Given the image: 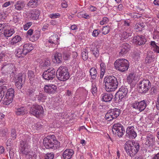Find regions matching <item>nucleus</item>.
I'll use <instances>...</instances> for the list:
<instances>
[{"mask_svg":"<svg viewBox=\"0 0 159 159\" xmlns=\"http://www.w3.org/2000/svg\"><path fill=\"white\" fill-rule=\"evenodd\" d=\"M136 80H127V82L130 85L131 87H134L136 84Z\"/></svg>","mask_w":159,"mask_h":159,"instance_id":"obj_50","label":"nucleus"},{"mask_svg":"<svg viewBox=\"0 0 159 159\" xmlns=\"http://www.w3.org/2000/svg\"><path fill=\"white\" fill-rule=\"evenodd\" d=\"M146 103L144 100L139 102L135 101L132 104V107L133 108L140 111H143L146 108Z\"/></svg>","mask_w":159,"mask_h":159,"instance_id":"obj_12","label":"nucleus"},{"mask_svg":"<svg viewBox=\"0 0 159 159\" xmlns=\"http://www.w3.org/2000/svg\"><path fill=\"white\" fill-rule=\"evenodd\" d=\"M25 5L23 2L18 1L14 5L15 7L14 10L16 11V12H18L23 10L25 7Z\"/></svg>","mask_w":159,"mask_h":159,"instance_id":"obj_22","label":"nucleus"},{"mask_svg":"<svg viewBox=\"0 0 159 159\" xmlns=\"http://www.w3.org/2000/svg\"><path fill=\"white\" fill-rule=\"evenodd\" d=\"M15 32L13 29L10 28L8 23L0 24V35L3 34L5 37H9Z\"/></svg>","mask_w":159,"mask_h":159,"instance_id":"obj_4","label":"nucleus"},{"mask_svg":"<svg viewBox=\"0 0 159 159\" xmlns=\"http://www.w3.org/2000/svg\"><path fill=\"white\" fill-rule=\"evenodd\" d=\"M144 25L143 23H139L137 24L135 26V29L137 30V31H141L142 30V29L144 27Z\"/></svg>","mask_w":159,"mask_h":159,"instance_id":"obj_39","label":"nucleus"},{"mask_svg":"<svg viewBox=\"0 0 159 159\" xmlns=\"http://www.w3.org/2000/svg\"><path fill=\"white\" fill-rule=\"evenodd\" d=\"M16 55L18 57H20L22 56V54L25 55L27 53V52H25L23 48H19L17 49L15 52Z\"/></svg>","mask_w":159,"mask_h":159,"instance_id":"obj_30","label":"nucleus"},{"mask_svg":"<svg viewBox=\"0 0 159 159\" xmlns=\"http://www.w3.org/2000/svg\"><path fill=\"white\" fill-rule=\"evenodd\" d=\"M130 45L127 43H124L120 47L119 55L123 56L127 54L130 50Z\"/></svg>","mask_w":159,"mask_h":159,"instance_id":"obj_13","label":"nucleus"},{"mask_svg":"<svg viewBox=\"0 0 159 159\" xmlns=\"http://www.w3.org/2000/svg\"><path fill=\"white\" fill-rule=\"evenodd\" d=\"M54 156V155L52 153H47L45 156L44 158L43 159H53Z\"/></svg>","mask_w":159,"mask_h":159,"instance_id":"obj_49","label":"nucleus"},{"mask_svg":"<svg viewBox=\"0 0 159 159\" xmlns=\"http://www.w3.org/2000/svg\"><path fill=\"white\" fill-rule=\"evenodd\" d=\"M40 65L41 67H43L44 68H46L50 66V61L49 59L45 60L43 61L40 62Z\"/></svg>","mask_w":159,"mask_h":159,"instance_id":"obj_33","label":"nucleus"},{"mask_svg":"<svg viewBox=\"0 0 159 159\" xmlns=\"http://www.w3.org/2000/svg\"><path fill=\"white\" fill-rule=\"evenodd\" d=\"M38 5L37 0H31L28 3L27 5L31 7H36Z\"/></svg>","mask_w":159,"mask_h":159,"instance_id":"obj_35","label":"nucleus"},{"mask_svg":"<svg viewBox=\"0 0 159 159\" xmlns=\"http://www.w3.org/2000/svg\"><path fill=\"white\" fill-rule=\"evenodd\" d=\"M65 75H64V76L62 77V79L63 80H68L70 77L69 74L68 72H66V73H65Z\"/></svg>","mask_w":159,"mask_h":159,"instance_id":"obj_63","label":"nucleus"},{"mask_svg":"<svg viewBox=\"0 0 159 159\" xmlns=\"http://www.w3.org/2000/svg\"><path fill=\"white\" fill-rule=\"evenodd\" d=\"M77 16L79 17H83L85 19H89L90 17L89 15L86 13L83 14L81 12L77 14Z\"/></svg>","mask_w":159,"mask_h":159,"instance_id":"obj_44","label":"nucleus"},{"mask_svg":"<svg viewBox=\"0 0 159 159\" xmlns=\"http://www.w3.org/2000/svg\"><path fill=\"white\" fill-rule=\"evenodd\" d=\"M155 143V138L153 135L148 134L146 139L145 144L150 148L152 147Z\"/></svg>","mask_w":159,"mask_h":159,"instance_id":"obj_15","label":"nucleus"},{"mask_svg":"<svg viewBox=\"0 0 159 159\" xmlns=\"http://www.w3.org/2000/svg\"><path fill=\"white\" fill-rule=\"evenodd\" d=\"M114 66L116 69L123 72L128 69L129 63L128 61L125 59H119L115 61Z\"/></svg>","mask_w":159,"mask_h":159,"instance_id":"obj_3","label":"nucleus"},{"mask_svg":"<svg viewBox=\"0 0 159 159\" xmlns=\"http://www.w3.org/2000/svg\"><path fill=\"white\" fill-rule=\"evenodd\" d=\"M25 80H18L16 82V85L18 89H21L23 84L24 83Z\"/></svg>","mask_w":159,"mask_h":159,"instance_id":"obj_40","label":"nucleus"},{"mask_svg":"<svg viewBox=\"0 0 159 159\" xmlns=\"http://www.w3.org/2000/svg\"><path fill=\"white\" fill-rule=\"evenodd\" d=\"M131 17L134 19L138 18L142 16V15L137 13H133L131 14Z\"/></svg>","mask_w":159,"mask_h":159,"instance_id":"obj_47","label":"nucleus"},{"mask_svg":"<svg viewBox=\"0 0 159 159\" xmlns=\"http://www.w3.org/2000/svg\"><path fill=\"white\" fill-rule=\"evenodd\" d=\"M21 39V38L20 36L18 35H16L9 42L10 44L11 45H14L20 41Z\"/></svg>","mask_w":159,"mask_h":159,"instance_id":"obj_31","label":"nucleus"},{"mask_svg":"<svg viewBox=\"0 0 159 159\" xmlns=\"http://www.w3.org/2000/svg\"><path fill=\"white\" fill-rule=\"evenodd\" d=\"M101 70L105 71L106 66L105 64L103 62L101 63L100 64Z\"/></svg>","mask_w":159,"mask_h":159,"instance_id":"obj_64","label":"nucleus"},{"mask_svg":"<svg viewBox=\"0 0 159 159\" xmlns=\"http://www.w3.org/2000/svg\"><path fill=\"white\" fill-rule=\"evenodd\" d=\"M101 97L103 101L107 102L111 100L113 98V95L111 93H103L101 95Z\"/></svg>","mask_w":159,"mask_h":159,"instance_id":"obj_23","label":"nucleus"},{"mask_svg":"<svg viewBox=\"0 0 159 159\" xmlns=\"http://www.w3.org/2000/svg\"><path fill=\"white\" fill-rule=\"evenodd\" d=\"M43 144L46 148H53L54 149L59 147L60 142L56 139L54 135L47 136L43 139Z\"/></svg>","mask_w":159,"mask_h":159,"instance_id":"obj_2","label":"nucleus"},{"mask_svg":"<svg viewBox=\"0 0 159 159\" xmlns=\"http://www.w3.org/2000/svg\"><path fill=\"white\" fill-rule=\"evenodd\" d=\"M135 77V74L134 73H131L128 76L127 80H134Z\"/></svg>","mask_w":159,"mask_h":159,"instance_id":"obj_54","label":"nucleus"},{"mask_svg":"<svg viewBox=\"0 0 159 159\" xmlns=\"http://www.w3.org/2000/svg\"><path fill=\"white\" fill-rule=\"evenodd\" d=\"M40 36V32L38 30H35L34 33V35L30 38V39L32 42L37 40Z\"/></svg>","mask_w":159,"mask_h":159,"instance_id":"obj_28","label":"nucleus"},{"mask_svg":"<svg viewBox=\"0 0 159 159\" xmlns=\"http://www.w3.org/2000/svg\"><path fill=\"white\" fill-rule=\"evenodd\" d=\"M133 42L137 45H141L145 43L146 39L145 37L143 35H138L134 37Z\"/></svg>","mask_w":159,"mask_h":159,"instance_id":"obj_17","label":"nucleus"},{"mask_svg":"<svg viewBox=\"0 0 159 159\" xmlns=\"http://www.w3.org/2000/svg\"><path fill=\"white\" fill-rule=\"evenodd\" d=\"M64 66H60L57 71V76L58 73H60V72H63L64 71H66V70L64 69Z\"/></svg>","mask_w":159,"mask_h":159,"instance_id":"obj_52","label":"nucleus"},{"mask_svg":"<svg viewBox=\"0 0 159 159\" xmlns=\"http://www.w3.org/2000/svg\"><path fill=\"white\" fill-rule=\"evenodd\" d=\"M105 89L107 92H112L117 88L118 83L117 80H104Z\"/></svg>","mask_w":159,"mask_h":159,"instance_id":"obj_5","label":"nucleus"},{"mask_svg":"<svg viewBox=\"0 0 159 159\" xmlns=\"http://www.w3.org/2000/svg\"><path fill=\"white\" fill-rule=\"evenodd\" d=\"M112 131L114 133L117 134L119 137H122L125 131L123 126L119 123L114 124Z\"/></svg>","mask_w":159,"mask_h":159,"instance_id":"obj_11","label":"nucleus"},{"mask_svg":"<svg viewBox=\"0 0 159 159\" xmlns=\"http://www.w3.org/2000/svg\"><path fill=\"white\" fill-rule=\"evenodd\" d=\"M120 112V110L116 108L109 110L105 116V119L108 121L111 120L116 118Z\"/></svg>","mask_w":159,"mask_h":159,"instance_id":"obj_6","label":"nucleus"},{"mask_svg":"<svg viewBox=\"0 0 159 159\" xmlns=\"http://www.w3.org/2000/svg\"><path fill=\"white\" fill-rule=\"evenodd\" d=\"M126 133L130 139H134L137 136V133L135 130V128L133 126H129L127 127Z\"/></svg>","mask_w":159,"mask_h":159,"instance_id":"obj_16","label":"nucleus"},{"mask_svg":"<svg viewBox=\"0 0 159 159\" xmlns=\"http://www.w3.org/2000/svg\"><path fill=\"white\" fill-rule=\"evenodd\" d=\"M25 75L24 74H19L18 76V79L17 80H22L24 79L25 80Z\"/></svg>","mask_w":159,"mask_h":159,"instance_id":"obj_59","label":"nucleus"},{"mask_svg":"<svg viewBox=\"0 0 159 159\" xmlns=\"http://www.w3.org/2000/svg\"><path fill=\"white\" fill-rule=\"evenodd\" d=\"M23 154L25 155V159H36L37 158V155L35 153L29 151Z\"/></svg>","mask_w":159,"mask_h":159,"instance_id":"obj_27","label":"nucleus"},{"mask_svg":"<svg viewBox=\"0 0 159 159\" xmlns=\"http://www.w3.org/2000/svg\"><path fill=\"white\" fill-rule=\"evenodd\" d=\"M60 16V15L59 14L55 13L52 14L50 15V17L52 18H55Z\"/></svg>","mask_w":159,"mask_h":159,"instance_id":"obj_62","label":"nucleus"},{"mask_svg":"<svg viewBox=\"0 0 159 159\" xmlns=\"http://www.w3.org/2000/svg\"><path fill=\"white\" fill-rule=\"evenodd\" d=\"M57 89V87L52 84L46 85L44 87V90L45 92L51 93L55 92Z\"/></svg>","mask_w":159,"mask_h":159,"instance_id":"obj_24","label":"nucleus"},{"mask_svg":"<svg viewBox=\"0 0 159 159\" xmlns=\"http://www.w3.org/2000/svg\"><path fill=\"white\" fill-rule=\"evenodd\" d=\"M82 56L83 60H86L88 57V52L86 51H83L82 53Z\"/></svg>","mask_w":159,"mask_h":159,"instance_id":"obj_45","label":"nucleus"},{"mask_svg":"<svg viewBox=\"0 0 159 159\" xmlns=\"http://www.w3.org/2000/svg\"><path fill=\"white\" fill-rule=\"evenodd\" d=\"M13 68H14V66L13 64L9 63L4 62L2 65V70L5 71H11Z\"/></svg>","mask_w":159,"mask_h":159,"instance_id":"obj_21","label":"nucleus"},{"mask_svg":"<svg viewBox=\"0 0 159 159\" xmlns=\"http://www.w3.org/2000/svg\"><path fill=\"white\" fill-rule=\"evenodd\" d=\"M70 54L68 52H64L63 53V59L66 60H68L70 58Z\"/></svg>","mask_w":159,"mask_h":159,"instance_id":"obj_42","label":"nucleus"},{"mask_svg":"<svg viewBox=\"0 0 159 159\" xmlns=\"http://www.w3.org/2000/svg\"><path fill=\"white\" fill-rule=\"evenodd\" d=\"M110 27L108 25L104 26L102 29V33L104 34H107L110 31Z\"/></svg>","mask_w":159,"mask_h":159,"instance_id":"obj_41","label":"nucleus"},{"mask_svg":"<svg viewBox=\"0 0 159 159\" xmlns=\"http://www.w3.org/2000/svg\"><path fill=\"white\" fill-rule=\"evenodd\" d=\"M48 72L46 70L44 71L43 72V77L44 80H50L48 75Z\"/></svg>","mask_w":159,"mask_h":159,"instance_id":"obj_48","label":"nucleus"},{"mask_svg":"<svg viewBox=\"0 0 159 159\" xmlns=\"http://www.w3.org/2000/svg\"><path fill=\"white\" fill-rule=\"evenodd\" d=\"M30 112L37 117H39L43 115V107L41 106L38 105L33 106L30 109Z\"/></svg>","mask_w":159,"mask_h":159,"instance_id":"obj_10","label":"nucleus"},{"mask_svg":"<svg viewBox=\"0 0 159 159\" xmlns=\"http://www.w3.org/2000/svg\"><path fill=\"white\" fill-rule=\"evenodd\" d=\"M97 89L95 85H92V88L91 89V92L92 94L94 95V94L97 92Z\"/></svg>","mask_w":159,"mask_h":159,"instance_id":"obj_57","label":"nucleus"},{"mask_svg":"<svg viewBox=\"0 0 159 159\" xmlns=\"http://www.w3.org/2000/svg\"><path fill=\"white\" fill-rule=\"evenodd\" d=\"M159 38V32L157 31H155L153 32V39H156Z\"/></svg>","mask_w":159,"mask_h":159,"instance_id":"obj_60","label":"nucleus"},{"mask_svg":"<svg viewBox=\"0 0 159 159\" xmlns=\"http://www.w3.org/2000/svg\"><path fill=\"white\" fill-rule=\"evenodd\" d=\"M58 35L57 34H53L50 36L48 41L49 43H51L52 46H54L57 44Z\"/></svg>","mask_w":159,"mask_h":159,"instance_id":"obj_25","label":"nucleus"},{"mask_svg":"<svg viewBox=\"0 0 159 159\" xmlns=\"http://www.w3.org/2000/svg\"><path fill=\"white\" fill-rule=\"evenodd\" d=\"M108 21V19L107 17H104L102 19V20L100 21V24L101 25H103L105 23H107Z\"/></svg>","mask_w":159,"mask_h":159,"instance_id":"obj_58","label":"nucleus"},{"mask_svg":"<svg viewBox=\"0 0 159 159\" xmlns=\"http://www.w3.org/2000/svg\"><path fill=\"white\" fill-rule=\"evenodd\" d=\"M7 87L5 86L0 87V102H1L5 94V93L7 91Z\"/></svg>","mask_w":159,"mask_h":159,"instance_id":"obj_34","label":"nucleus"},{"mask_svg":"<svg viewBox=\"0 0 159 159\" xmlns=\"http://www.w3.org/2000/svg\"><path fill=\"white\" fill-rule=\"evenodd\" d=\"M28 77L29 80L34 78V72L31 70H29L28 71Z\"/></svg>","mask_w":159,"mask_h":159,"instance_id":"obj_46","label":"nucleus"},{"mask_svg":"<svg viewBox=\"0 0 159 159\" xmlns=\"http://www.w3.org/2000/svg\"><path fill=\"white\" fill-rule=\"evenodd\" d=\"M23 48L25 52H27L28 53L33 49V47L31 46V44L26 43L23 45Z\"/></svg>","mask_w":159,"mask_h":159,"instance_id":"obj_38","label":"nucleus"},{"mask_svg":"<svg viewBox=\"0 0 159 159\" xmlns=\"http://www.w3.org/2000/svg\"><path fill=\"white\" fill-rule=\"evenodd\" d=\"M128 92V89L125 87H122L120 88L119 91L116 94V98H118L119 100L120 101L126 96Z\"/></svg>","mask_w":159,"mask_h":159,"instance_id":"obj_14","label":"nucleus"},{"mask_svg":"<svg viewBox=\"0 0 159 159\" xmlns=\"http://www.w3.org/2000/svg\"><path fill=\"white\" fill-rule=\"evenodd\" d=\"M132 34L130 33H128L126 31L124 32L122 34V36L124 39H127L132 36Z\"/></svg>","mask_w":159,"mask_h":159,"instance_id":"obj_43","label":"nucleus"},{"mask_svg":"<svg viewBox=\"0 0 159 159\" xmlns=\"http://www.w3.org/2000/svg\"><path fill=\"white\" fill-rule=\"evenodd\" d=\"M16 130L15 129H12L11 130V135L13 139H15L16 137Z\"/></svg>","mask_w":159,"mask_h":159,"instance_id":"obj_61","label":"nucleus"},{"mask_svg":"<svg viewBox=\"0 0 159 159\" xmlns=\"http://www.w3.org/2000/svg\"><path fill=\"white\" fill-rule=\"evenodd\" d=\"M157 58V56L151 52L148 53L145 59L146 63H150L154 62Z\"/></svg>","mask_w":159,"mask_h":159,"instance_id":"obj_18","label":"nucleus"},{"mask_svg":"<svg viewBox=\"0 0 159 159\" xmlns=\"http://www.w3.org/2000/svg\"><path fill=\"white\" fill-rule=\"evenodd\" d=\"M25 110L24 107H21L16 109L15 113L17 115H23L25 113Z\"/></svg>","mask_w":159,"mask_h":159,"instance_id":"obj_37","label":"nucleus"},{"mask_svg":"<svg viewBox=\"0 0 159 159\" xmlns=\"http://www.w3.org/2000/svg\"><path fill=\"white\" fill-rule=\"evenodd\" d=\"M42 127V125L40 123H38L37 124H34V125H33V127L35 128L36 130H39Z\"/></svg>","mask_w":159,"mask_h":159,"instance_id":"obj_51","label":"nucleus"},{"mask_svg":"<svg viewBox=\"0 0 159 159\" xmlns=\"http://www.w3.org/2000/svg\"><path fill=\"white\" fill-rule=\"evenodd\" d=\"M32 23L30 22L26 23L24 26V29L25 30H27L32 25Z\"/></svg>","mask_w":159,"mask_h":159,"instance_id":"obj_55","label":"nucleus"},{"mask_svg":"<svg viewBox=\"0 0 159 159\" xmlns=\"http://www.w3.org/2000/svg\"><path fill=\"white\" fill-rule=\"evenodd\" d=\"M151 85L149 80H142L139 84V91L140 93H146L149 90Z\"/></svg>","mask_w":159,"mask_h":159,"instance_id":"obj_8","label":"nucleus"},{"mask_svg":"<svg viewBox=\"0 0 159 159\" xmlns=\"http://www.w3.org/2000/svg\"><path fill=\"white\" fill-rule=\"evenodd\" d=\"M100 32V31H98V30H94L93 32L92 35L93 36L97 37Z\"/></svg>","mask_w":159,"mask_h":159,"instance_id":"obj_56","label":"nucleus"},{"mask_svg":"<svg viewBox=\"0 0 159 159\" xmlns=\"http://www.w3.org/2000/svg\"><path fill=\"white\" fill-rule=\"evenodd\" d=\"M139 143L134 141H128L125 144V150L131 157H133L139 151Z\"/></svg>","mask_w":159,"mask_h":159,"instance_id":"obj_1","label":"nucleus"},{"mask_svg":"<svg viewBox=\"0 0 159 159\" xmlns=\"http://www.w3.org/2000/svg\"><path fill=\"white\" fill-rule=\"evenodd\" d=\"M74 153L72 149H66L62 153V157L64 159H70Z\"/></svg>","mask_w":159,"mask_h":159,"instance_id":"obj_19","label":"nucleus"},{"mask_svg":"<svg viewBox=\"0 0 159 159\" xmlns=\"http://www.w3.org/2000/svg\"><path fill=\"white\" fill-rule=\"evenodd\" d=\"M54 62L60 63L62 62V54L60 53L57 52L55 53L54 58L53 59Z\"/></svg>","mask_w":159,"mask_h":159,"instance_id":"obj_26","label":"nucleus"},{"mask_svg":"<svg viewBox=\"0 0 159 159\" xmlns=\"http://www.w3.org/2000/svg\"><path fill=\"white\" fill-rule=\"evenodd\" d=\"M25 137L27 138V139L26 140L25 139L24 140L20 141L19 146V152L23 154L29 151V149L30 148V146L28 142L30 140V139L27 135Z\"/></svg>","mask_w":159,"mask_h":159,"instance_id":"obj_7","label":"nucleus"},{"mask_svg":"<svg viewBox=\"0 0 159 159\" xmlns=\"http://www.w3.org/2000/svg\"><path fill=\"white\" fill-rule=\"evenodd\" d=\"M50 68H49V69H48V70L46 71L48 72V73L49 75H48L50 79H51V80H52L55 77V70L53 68L52 70H50Z\"/></svg>","mask_w":159,"mask_h":159,"instance_id":"obj_36","label":"nucleus"},{"mask_svg":"<svg viewBox=\"0 0 159 159\" xmlns=\"http://www.w3.org/2000/svg\"><path fill=\"white\" fill-rule=\"evenodd\" d=\"M46 98V97L43 95L42 93H39V94L38 96V100H40L42 102Z\"/></svg>","mask_w":159,"mask_h":159,"instance_id":"obj_53","label":"nucleus"},{"mask_svg":"<svg viewBox=\"0 0 159 159\" xmlns=\"http://www.w3.org/2000/svg\"><path fill=\"white\" fill-rule=\"evenodd\" d=\"M30 17L33 20H37L38 19L40 15L39 11L38 10H35L31 13Z\"/></svg>","mask_w":159,"mask_h":159,"instance_id":"obj_29","label":"nucleus"},{"mask_svg":"<svg viewBox=\"0 0 159 159\" xmlns=\"http://www.w3.org/2000/svg\"><path fill=\"white\" fill-rule=\"evenodd\" d=\"M7 92L4 98L3 101L4 104L9 105L11 103L13 100L14 94V90L12 88L7 90Z\"/></svg>","mask_w":159,"mask_h":159,"instance_id":"obj_9","label":"nucleus"},{"mask_svg":"<svg viewBox=\"0 0 159 159\" xmlns=\"http://www.w3.org/2000/svg\"><path fill=\"white\" fill-rule=\"evenodd\" d=\"M90 51L96 57H97L99 55V52L96 45L94 43H92L90 47Z\"/></svg>","mask_w":159,"mask_h":159,"instance_id":"obj_20","label":"nucleus"},{"mask_svg":"<svg viewBox=\"0 0 159 159\" xmlns=\"http://www.w3.org/2000/svg\"><path fill=\"white\" fill-rule=\"evenodd\" d=\"M89 72L92 79L93 80L96 79L97 75L96 69L94 67H92L90 70Z\"/></svg>","mask_w":159,"mask_h":159,"instance_id":"obj_32","label":"nucleus"}]
</instances>
